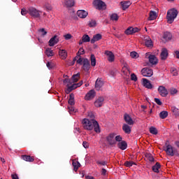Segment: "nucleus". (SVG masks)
<instances>
[{
    "label": "nucleus",
    "mask_w": 179,
    "mask_h": 179,
    "mask_svg": "<svg viewBox=\"0 0 179 179\" xmlns=\"http://www.w3.org/2000/svg\"><path fill=\"white\" fill-rule=\"evenodd\" d=\"M80 77V74L78 73L77 74H74L71 77L72 83H76L79 80V78Z\"/></svg>",
    "instance_id": "obj_30"
},
{
    "label": "nucleus",
    "mask_w": 179,
    "mask_h": 179,
    "mask_svg": "<svg viewBox=\"0 0 179 179\" xmlns=\"http://www.w3.org/2000/svg\"><path fill=\"white\" fill-rule=\"evenodd\" d=\"M156 17H157L156 12L152 11V10L150 11V15L148 17V20H155V19H156Z\"/></svg>",
    "instance_id": "obj_32"
},
{
    "label": "nucleus",
    "mask_w": 179,
    "mask_h": 179,
    "mask_svg": "<svg viewBox=\"0 0 179 179\" xmlns=\"http://www.w3.org/2000/svg\"><path fill=\"white\" fill-rule=\"evenodd\" d=\"M160 57L162 61H166V59H167V57H169V50L167 48H164L162 49Z\"/></svg>",
    "instance_id": "obj_13"
},
{
    "label": "nucleus",
    "mask_w": 179,
    "mask_h": 179,
    "mask_svg": "<svg viewBox=\"0 0 179 179\" xmlns=\"http://www.w3.org/2000/svg\"><path fill=\"white\" fill-rule=\"evenodd\" d=\"M131 80H134V82H136V80H138V77H136L135 73H131Z\"/></svg>",
    "instance_id": "obj_56"
},
{
    "label": "nucleus",
    "mask_w": 179,
    "mask_h": 179,
    "mask_svg": "<svg viewBox=\"0 0 179 179\" xmlns=\"http://www.w3.org/2000/svg\"><path fill=\"white\" fill-rule=\"evenodd\" d=\"M87 117L90 118V120H94L95 116H94V113L90 111L87 113Z\"/></svg>",
    "instance_id": "obj_48"
},
{
    "label": "nucleus",
    "mask_w": 179,
    "mask_h": 179,
    "mask_svg": "<svg viewBox=\"0 0 179 179\" xmlns=\"http://www.w3.org/2000/svg\"><path fill=\"white\" fill-rule=\"evenodd\" d=\"M64 5L66 6V8H72V6H75V1L65 0Z\"/></svg>",
    "instance_id": "obj_28"
},
{
    "label": "nucleus",
    "mask_w": 179,
    "mask_h": 179,
    "mask_svg": "<svg viewBox=\"0 0 179 179\" xmlns=\"http://www.w3.org/2000/svg\"><path fill=\"white\" fill-rule=\"evenodd\" d=\"M122 130L124 131V134H127V135H129L132 131L131 127L127 124H123Z\"/></svg>",
    "instance_id": "obj_22"
},
{
    "label": "nucleus",
    "mask_w": 179,
    "mask_h": 179,
    "mask_svg": "<svg viewBox=\"0 0 179 179\" xmlns=\"http://www.w3.org/2000/svg\"><path fill=\"white\" fill-rule=\"evenodd\" d=\"M158 92L162 97H167L169 94V91L166 89V87L161 85L158 87Z\"/></svg>",
    "instance_id": "obj_9"
},
{
    "label": "nucleus",
    "mask_w": 179,
    "mask_h": 179,
    "mask_svg": "<svg viewBox=\"0 0 179 179\" xmlns=\"http://www.w3.org/2000/svg\"><path fill=\"white\" fill-rule=\"evenodd\" d=\"M96 97V92L91 90L85 96V100H92Z\"/></svg>",
    "instance_id": "obj_14"
},
{
    "label": "nucleus",
    "mask_w": 179,
    "mask_h": 179,
    "mask_svg": "<svg viewBox=\"0 0 179 179\" xmlns=\"http://www.w3.org/2000/svg\"><path fill=\"white\" fill-rule=\"evenodd\" d=\"M21 159L24 160V162H29L30 163H33V162H34V157H31L30 155H22Z\"/></svg>",
    "instance_id": "obj_24"
},
{
    "label": "nucleus",
    "mask_w": 179,
    "mask_h": 179,
    "mask_svg": "<svg viewBox=\"0 0 179 179\" xmlns=\"http://www.w3.org/2000/svg\"><path fill=\"white\" fill-rule=\"evenodd\" d=\"M72 165L74 169V171H78V169L80 167V163L78 161H73Z\"/></svg>",
    "instance_id": "obj_36"
},
{
    "label": "nucleus",
    "mask_w": 179,
    "mask_h": 179,
    "mask_svg": "<svg viewBox=\"0 0 179 179\" xmlns=\"http://www.w3.org/2000/svg\"><path fill=\"white\" fill-rule=\"evenodd\" d=\"M166 149L165 152L168 156H174L176 155V150L173 148V146L170 144L166 143Z\"/></svg>",
    "instance_id": "obj_8"
},
{
    "label": "nucleus",
    "mask_w": 179,
    "mask_h": 179,
    "mask_svg": "<svg viewBox=\"0 0 179 179\" xmlns=\"http://www.w3.org/2000/svg\"><path fill=\"white\" fill-rule=\"evenodd\" d=\"M115 134L114 133H110L108 136H106V142H108V145L110 146H115L116 145V141H115Z\"/></svg>",
    "instance_id": "obj_5"
},
{
    "label": "nucleus",
    "mask_w": 179,
    "mask_h": 179,
    "mask_svg": "<svg viewBox=\"0 0 179 179\" xmlns=\"http://www.w3.org/2000/svg\"><path fill=\"white\" fill-rule=\"evenodd\" d=\"M46 66L49 69H52V68H54V66H55V64H54V63H52V62H49L47 63Z\"/></svg>",
    "instance_id": "obj_52"
},
{
    "label": "nucleus",
    "mask_w": 179,
    "mask_h": 179,
    "mask_svg": "<svg viewBox=\"0 0 179 179\" xmlns=\"http://www.w3.org/2000/svg\"><path fill=\"white\" fill-rule=\"evenodd\" d=\"M82 39L84 43H89L90 41H92V40H90V36L87 34L83 35Z\"/></svg>",
    "instance_id": "obj_39"
},
{
    "label": "nucleus",
    "mask_w": 179,
    "mask_h": 179,
    "mask_svg": "<svg viewBox=\"0 0 179 179\" xmlns=\"http://www.w3.org/2000/svg\"><path fill=\"white\" fill-rule=\"evenodd\" d=\"M103 85H104V83L101 80V78H97L95 82L96 90H100V89H101V87H103Z\"/></svg>",
    "instance_id": "obj_17"
},
{
    "label": "nucleus",
    "mask_w": 179,
    "mask_h": 179,
    "mask_svg": "<svg viewBox=\"0 0 179 179\" xmlns=\"http://www.w3.org/2000/svg\"><path fill=\"white\" fill-rule=\"evenodd\" d=\"M106 174H107V170H106V169H101V175L106 176Z\"/></svg>",
    "instance_id": "obj_63"
},
{
    "label": "nucleus",
    "mask_w": 179,
    "mask_h": 179,
    "mask_svg": "<svg viewBox=\"0 0 179 179\" xmlns=\"http://www.w3.org/2000/svg\"><path fill=\"white\" fill-rule=\"evenodd\" d=\"M141 74L145 78L153 76V70L149 67H145L141 70Z\"/></svg>",
    "instance_id": "obj_4"
},
{
    "label": "nucleus",
    "mask_w": 179,
    "mask_h": 179,
    "mask_svg": "<svg viewBox=\"0 0 179 179\" xmlns=\"http://www.w3.org/2000/svg\"><path fill=\"white\" fill-rule=\"evenodd\" d=\"M63 83L64 85H66L67 83V85H69H69H72V80L69 78H66L63 80Z\"/></svg>",
    "instance_id": "obj_47"
},
{
    "label": "nucleus",
    "mask_w": 179,
    "mask_h": 179,
    "mask_svg": "<svg viewBox=\"0 0 179 179\" xmlns=\"http://www.w3.org/2000/svg\"><path fill=\"white\" fill-rule=\"evenodd\" d=\"M173 112L175 113V114H176V115H178V114H179L178 108H173Z\"/></svg>",
    "instance_id": "obj_62"
},
{
    "label": "nucleus",
    "mask_w": 179,
    "mask_h": 179,
    "mask_svg": "<svg viewBox=\"0 0 179 179\" xmlns=\"http://www.w3.org/2000/svg\"><path fill=\"white\" fill-rule=\"evenodd\" d=\"M94 5L98 10H106L107 9V5L101 0H94Z\"/></svg>",
    "instance_id": "obj_3"
},
{
    "label": "nucleus",
    "mask_w": 179,
    "mask_h": 179,
    "mask_svg": "<svg viewBox=\"0 0 179 179\" xmlns=\"http://www.w3.org/2000/svg\"><path fill=\"white\" fill-rule=\"evenodd\" d=\"M178 93V90L177 89L172 87L170 89V94L171 96H174V94H177Z\"/></svg>",
    "instance_id": "obj_45"
},
{
    "label": "nucleus",
    "mask_w": 179,
    "mask_h": 179,
    "mask_svg": "<svg viewBox=\"0 0 179 179\" xmlns=\"http://www.w3.org/2000/svg\"><path fill=\"white\" fill-rule=\"evenodd\" d=\"M78 52L80 53L81 55H83V54H85V50L83 48H80L78 50Z\"/></svg>",
    "instance_id": "obj_61"
},
{
    "label": "nucleus",
    "mask_w": 179,
    "mask_h": 179,
    "mask_svg": "<svg viewBox=\"0 0 179 179\" xmlns=\"http://www.w3.org/2000/svg\"><path fill=\"white\" fill-rule=\"evenodd\" d=\"M85 58L83 57H79L77 60V64H78L79 65H83V61H85Z\"/></svg>",
    "instance_id": "obj_54"
},
{
    "label": "nucleus",
    "mask_w": 179,
    "mask_h": 179,
    "mask_svg": "<svg viewBox=\"0 0 179 179\" xmlns=\"http://www.w3.org/2000/svg\"><path fill=\"white\" fill-rule=\"evenodd\" d=\"M59 42V37H58L57 35H55L50 39L48 42L49 46L54 47V45H55V44H58Z\"/></svg>",
    "instance_id": "obj_10"
},
{
    "label": "nucleus",
    "mask_w": 179,
    "mask_h": 179,
    "mask_svg": "<svg viewBox=\"0 0 179 179\" xmlns=\"http://www.w3.org/2000/svg\"><path fill=\"white\" fill-rule=\"evenodd\" d=\"M171 72L173 76H177V75H178V71H177L176 68H171Z\"/></svg>",
    "instance_id": "obj_49"
},
{
    "label": "nucleus",
    "mask_w": 179,
    "mask_h": 179,
    "mask_svg": "<svg viewBox=\"0 0 179 179\" xmlns=\"http://www.w3.org/2000/svg\"><path fill=\"white\" fill-rule=\"evenodd\" d=\"M11 178L12 179H19V176L17 174H12Z\"/></svg>",
    "instance_id": "obj_64"
},
{
    "label": "nucleus",
    "mask_w": 179,
    "mask_h": 179,
    "mask_svg": "<svg viewBox=\"0 0 179 179\" xmlns=\"http://www.w3.org/2000/svg\"><path fill=\"white\" fill-rule=\"evenodd\" d=\"M149 62L152 64V65H157L159 62L157 57H156L154 55H150L148 56Z\"/></svg>",
    "instance_id": "obj_19"
},
{
    "label": "nucleus",
    "mask_w": 179,
    "mask_h": 179,
    "mask_svg": "<svg viewBox=\"0 0 179 179\" xmlns=\"http://www.w3.org/2000/svg\"><path fill=\"white\" fill-rule=\"evenodd\" d=\"M28 13H29V11L25 10V8H22L21 15H22V16H26V15H27Z\"/></svg>",
    "instance_id": "obj_57"
},
{
    "label": "nucleus",
    "mask_w": 179,
    "mask_h": 179,
    "mask_svg": "<svg viewBox=\"0 0 179 179\" xmlns=\"http://www.w3.org/2000/svg\"><path fill=\"white\" fill-rule=\"evenodd\" d=\"M38 33H41L42 36H45L47 34V31L44 28L38 29Z\"/></svg>",
    "instance_id": "obj_53"
},
{
    "label": "nucleus",
    "mask_w": 179,
    "mask_h": 179,
    "mask_svg": "<svg viewBox=\"0 0 179 179\" xmlns=\"http://www.w3.org/2000/svg\"><path fill=\"white\" fill-rule=\"evenodd\" d=\"M115 142L117 143V142H122V136H121L120 135H119V136H116L115 137Z\"/></svg>",
    "instance_id": "obj_51"
},
{
    "label": "nucleus",
    "mask_w": 179,
    "mask_h": 179,
    "mask_svg": "<svg viewBox=\"0 0 179 179\" xmlns=\"http://www.w3.org/2000/svg\"><path fill=\"white\" fill-rule=\"evenodd\" d=\"M162 166L160 165V163L157 162L153 166H152V171L155 173H159V169H160Z\"/></svg>",
    "instance_id": "obj_34"
},
{
    "label": "nucleus",
    "mask_w": 179,
    "mask_h": 179,
    "mask_svg": "<svg viewBox=\"0 0 179 179\" xmlns=\"http://www.w3.org/2000/svg\"><path fill=\"white\" fill-rule=\"evenodd\" d=\"M117 148L121 149V150H125V149L128 148V144L127 143V141H122V142L117 143Z\"/></svg>",
    "instance_id": "obj_23"
},
{
    "label": "nucleus",
    "mask_w": 179,
    "mask_h": 179,
    "mask_svg": "<svg viewBox=\"0 0 179 179\" xmlns=\"http://www.w3.org/2000/svg\"><path fill=\"white\" fill-rule=\"evenodd\" d=\"M90 61H91V65L92 66H96V56H94V55H91Z\"/></svg>",
    "instance_id": "obj_41"
},
{
    "label": "nucleus",
    "mask_w": 179,
    "mask_h": 179,
    "mask_svg": "<svg viewBox=\"0 0 179 179\" xmlns=\"http://www.w3.org/2000/svg\"><path fill=\"white\" fill-rule=\"evenodd\" d=\"M145 45L148 48L153 47V42L152 41V39L149 36H147L145 38Z\"/></svg>",
    "instance_id": "obj_31"
},
{
    "label": "nucleus",
    "mask_w": 179,
    "mask_h": 179,
    "mask_svg": "<svg viewBox=\"0 0 179 179\" xmlns=\"http://www.w3.org/2000/svg\"><path fill=\"white\" fill-rule=\"evenodd\" d=\"M134 164L135 166H136V163L134 162H131V161H127L125 163H124V166L126 167H132V166H134Z\"/></svg>",
    "instance_id": "obj_43"
},
{
    "label": "nucleus",
    "mask_w": 179,
    "mask_h": 179,
    "mask_svg": "<svg viewBox=\"0 0 179 179\" xmlns=\"http://www.w3.org/2000/svg\"><path fill=\"white\" fill-rule=\"evenodd\" d=\"M45 8L48 11L52 10V6H51V4H49V3H46L45 5Z\"/></svg>",
    "instance_id": "obj_55"
},
{
    "label": "nucleus",
    "mask_w": 179,
    "mask_h": 179,
    "mask_svg": "<svg viewBox=\"0 0 179 179\" xmlns=\"http://www.w3.org/2000/svg\"><path fill=\"white\" fill-rule=\"evenodd\" d=\"M68 103L69 106H75V94L73 93L70 94Z\"/></svg>",
    "instance_id": "obj_29"
},
{
    "label": "nucleus",
    "mask_w": 179,
    "mask_h": 179,
    "mask_svg": "<svg viewBox=\"0 0 179 179\" xmlns=\"http://www.w3.org/2000/svg\"><path fill=\"white\" fill-rule=\"evenodd\" d=\"M120 5L122 6L123 10H125L131 6V1H121Z\"/></svg>",
    "instance_id": "obj_27"
},
{
    "label": "nucleus",
    "mask_w": 179,
    "mask_h": 179,
    "mask_svg": "<svg viewBox=\"0 0 179 179\" xmlns=\"http://www.w3.org/2000/svg\"><path fill=\"white\" fill-rule=\"evenodd\" d=\"M178 15V10H177V9L171 8L169 10L166 14V19H167L168 23H169V24H171V23L174 22V19L177 17Z\"/></svg>",
    "instance_id": "obj_2"
},
{
    "label": "nucleus",
    "mask_w": 179,
    "mask_h": 179,
    "mask_svg": "<svg viewBox=\"0 0 179 179\" xmlns=\"http://www.w3.org/2000/svg\"><path fill=\"white\" fill-rule=\"evenodd\" d=\"M155 101L158 104V106H162V104H163L159 98H155Z\"/></svg>",
    "instance_id": "obj_59"
},
{
    "label": "nucleus",
    "mask_w": 179,
    "mask_h": 179,
    "mask_svg": "<svg viewBox=\"0 0 179 179\" xmlns=\"http://www.w3.org/2000/svg\"><path fill=\"white\" fill-rule=\"evenodd\" d=\"M141 31V29L138 27H128L125 31L124 34H127V36L135 34V33H138Z\"/></svg>",
    "instance_id": "obj_6"
},
{
    "label": "nucleus",
    "mask_w": 179,
    "mask_h": 179,
    "mask_svg": "<svg viewBox=\"0 0 179 179\" xmlns=\"http://www.w3.org/2000/svg\"><path fill=\"white\" fill-rule=\"evenodd\" d=\"M45 54L47 55V57H54V52L50 48H46Z\"/></svg>",
    "instance_id": "obj_35"
},
{
    "label": "nucleus",
    "mask_w": 179,
    "mask_h": 179,
    "mask_svg": "<svg viewBox=\"0 0 179 179\" xmlns=\"http://www.w3.org/2000/svg\"><path fill=\"white\" fill-rule=\"evenodd\" d=\"M118 19H120V17L118 16V15H117V13H113L110 15V20L112 21L117 22Z\"/></svg>",
    "instance_id": "obj_38"
},
{
    "label": "nucleus",
    "mask_w": 179,
    "mask_h": 179,
    "mask_svg": "<svg viewBox=\"0 0 179 179\" xmlns=\"http://www.w3.org/2000/svg\"><path fill=\"white\" fill-rule=\"evenodd\" d=\"M105 55H107L108 61L109 62H114V59H115V56L114 55V53H113V52L109 50H106Z\"/></svg>",
    "instance_id": "obj_12"
},
{
    "label": "nucleus",
    "mask_w": 179,
    "mask_h": 179,
    "mask_svg": "<svg viewBox=\"0 0 179 179\" xmlns=\"http://www.w3.org/2000/svg\"><path fill=\"white\" fill-rule=\"evenodd\" d=\"M167 117H169V112H167V111H166V110H164V111L160 112V113H159V117H160L162 120H164L165 118H167Z\"/></svg>",
    "instance_id": "obj_37"
},
{
    "label": "nucleus",
    "mask_w": 179,
    "mask_h": 179,
    "mask_svg": "<svg viewBox=\"0 0 179 179\" xmlns=\"http://www.w3.org/2000/svg\"><path fill=\"white\" fill-rule=\"evenodd\" d=\"M150 134H152V135H157V129H156L155 127H151L150 128Z\"/></svg>",
    "instance_id": "obj_44"
},
{
    "label": "nucleus",
    "mask_w": 179,
    "mask_h": 179,
    "mask_svg": "<svg viewBox=\"0 0 179 179\" xmlns=\"http://www.w3.org/2000/svg\"><path fill=\"white\" fill-rule=\"evenodd\" d=\"M96 164L99 166H107V162L106 161H96Z\"/></svg>",
    "instance_id": "obj_50"
},
{
    "label": "nucleus",
    "mask_w": 179,
    "mask_h": 179,
    "mask_svg": "<svg viewBox=\"0 0 179 179\" xmlns=\"http://www.w3.org/2000/svg\"><path fill=\"white\" fill-rule=\"evenodd\" d=\"M101 38L102 36L100 34H96L94 35L92 38L91 39V44H94L96 41H100Z\"/></svg>",
    "instance_id": "obj_21"
},
{
    "label": "nucleus",
    "mask_w": 179,
    "mask_h": 179,
    "mask_svg": "<svg viewBox=\"0 0 179 179\" xmlns=\"http://www.w3.org/2000/svg\"><path fill=\"white\" fill-rule=\"evenodd\" d=\"M145 157L149 160V162H155V158L153 157V155L150 153H146L145 154Z\"/></svg>",
    "instance_id": "obj_42"
},
{
    "label": "nucleus",
    "mask_w": 179,
    "mask_h": 179,
    "mask_svg": "<svg viewBox=\"0 0 179 179\" xmlns=\"http://www.w3.org/2000/svg\"><path fill=\"white\" fill-rule=\"evenodd\" d=\"M83 127L84 129L87 131H95L96 134H100V125H99V122L96 120H89L85 118L82 121Z\"/></svg>",
    "instance_id": "obj_1"
},
{
    "label": "nucleus",
    "mask_w": 179,
    "mask_h": 179,
    "mask_svg": "<svg viewBox=\"0 0 179 179\" xmlns=\"http://www.w3.org/2000/svg\"><path fill=\"white\" fill-rule=\"evenodd\" d=\"M65 40H71V38H72V35L70 34H67L66 35L64 36Z\"/></svg>",
    "instance_id": "obj_58"
},
{
    "label": "nucleus",
    "mask_w": 179,
    "mask_h": 179,
    "mask_svg": "<svg viewBox=\"0 0 179 179\" xmlns=\"http://www.w3.org/2000/svg\"><path fill=\"white\" fill-rule=\"evenodd\" d=\"M77 15L78 17H80V19H85L88 15L87 11H85V10H78L77 11Z\"/></svg>",
    "instance_id": "obj_20"
},
{
    "label": "nucleus",
    "mask_w": 179,
    "mask_h": 179,
    "mask_svg": "<svg viewBox=\"0 0 179 179\" xmlns=\"http://www.w3.org/2000/svg\"><path fill=\"white\" fill-rule=\"evenodd\" d=\"M104 103V97L99 96L95 101H94V106L95 107H101L103 106V103Z\"/></svg>",
    "instance_id": "obj_18"
},
{
    "label": "nucleus",
    "mask_w": 179,
    "mask_h": 179,
    "mask_svg": "<svg viewBox=\"0 0 179 179\" xmlns=\"http://www.w3.org/2000/svg\"><path fill=\"white\" fill-rule=\"evenodd\" d=\"M59 55L62 59H66V57H68V52H66V50H59Z\"/></svg>",
    "instance_id": "obj_25"
},
{
    "label": "nucleus",
    "mask_w": 179,
    "mask_h": 179,
    "mask_svg": "<svg viewBox=\"0 0 179 179\" xmlns=\"http://www.w3.org/2000/svg\"><path fill=\"white\" fill-rule=\"evenodd\" d=\"M89 27H96L97 26V22L95 20H91L88 22Z\"/></svg>",
    "instance_id": "obj_40"
},
{
    "label": "nucleus",
    "mask_w": 179,
    "mask_h": 179,
    "mask_svg": "<svg viewBox=\"0 0 179 179\" xmlns=\"http://www.w3.org/2000/svg\"><path fill=\"white\" fill-rule=\"evenodd\" d=\"M141 82L143 86H144V87H146V89H153V85H152V83H150V81L149 80L146 78H142Z\"/></svg>",
    "instance_id": "obj_11"
},
{
    "label": "nucleus",
    "mask_w": 179,
    "mask_h": 179,
    "mask_svg": "<svg viewBox=\"0 0 179 179\" xmlns=\"http://www.w3.org/2000/svg\"><path fill=\"white\" fill-rule=\"evenodd\" d=\"M130 57L131 58H134V59H136V58H138L139 57V55H138V52H131L130 53Z\"/></svg>",
    "instance_id": "obj_46"
},
{
    "label": "nucleus",
    "mask_w": 179,
    "mask_h": 179,
    "mask_svg": "<svg viewBox=\"0 0 179 179\" xmlns=\"http://www.w3.org/2000/svg\"><path fill=\"white\" fill-rule=\"evenodd\" d=\"M66 86H67V89L66 90V93L67 94H69L71 92H72V90H75V89H77L78 87V85H76V84H73L71 86H69V84H68Z\"/></svg>",
    "instance_id": "obj_26"
},
{
    "label": "nucleus",
    "mask_w": 179,
    "mask_h": 179,
    "mask_svg": "<svg viewBox=\"0 0 179 179\" xmlns=\"http://www.w3.org/2000/svg\"><path fill=\"white\" fill-rule=\"evenodd\" d=\"M124 120L125 122L127 123V125H134V120H132V117H131L129 115L125 113L124 115Z\"/></svg>",
    "instance_id": "obj_16"
},
{
    "label": "nucleus",
    "mask_w": 179,
    "mask_h": 179,
    "mask_svg": "<svg viewBox=\"0 0 179 179\" xmlns=\"http://www.w3.org/2000/svg\"><path fill=\"white\" fill-rule=\"evenodd\" d=\"M83 146L85 148V149L89 148V143H87V141H83Z\"/></svg>",
    "instance_id": "obj_60"
},
{
    "label": "nucleus",
    "mask_w": 179,
    "mask_h": 179,
    "mask_svg": "<svg viewBox=\"0 0 179 179\" xmlns=\"http://www.w3.org/2000/svg\"><path fill=\"white\" fill-rule=\"evenodd\" d=\"M28 13L32 16L33 17L37 18L40 17V12H38V10H37V9H36L35 8L33 7H30L28 9Z\"/></svg>",
    "instance_id": "obj_7"
},
{
    "label": "nucleus",
    "mask_w": 179,
    "mask_h": 179,
    "mask_svg": "<svg viewBox=\"0 0 179 179\" xmlns=\"http://www.w3.org/2000/svg\"><path fill=\"white\" fill-rule=\"evenodd\" d=\"M83 69L87 72L89 69H90V62L87 59H84L83 63Z\"/></svg>",
    "instance_id": "obj_15"
},
{
    "label": "nucleus",
    "mask_w": 179,
    "mask_h": 179,
    "mask_svg": "<svg viewBox=\"0 0 179 179\" xmlns=\"http://www.w3.org/2000/svg\"><path fill=\"white\" fill-rule=\"evenodd\" d=\"M171 37H172L171 33L170 32L164 33L163 38H164L166 41H169V40H171Z\"/></svg>",
    "instance_id": "obj_33"
}]
</instances>
